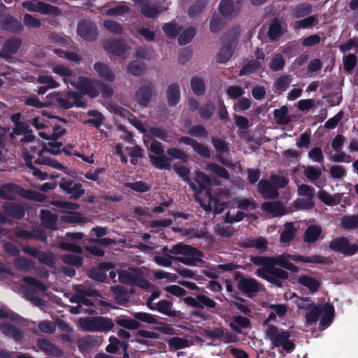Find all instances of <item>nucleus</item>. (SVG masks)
I'll return each mask as SVG.
<instances>
[{"instance_id": "bb28decb", "label": "nucleus", "mask_w": 358, "mask_h": 358, "mask_svg": "<svg viewBox=\"0 0 358 358\" xmlns=\"http://www.w3.org/2000/svg\"><path fill=\"white\" fill-rule=\"evenodd\" d=\"M20 45V42L17 39H10L8 41L2 48V57L5 58L10 57L15 53Z\"/></svg>"}, {"instance_id": "2eb2a0df", "label": "nucleus", "mask_w": 358, "mask_h": 358, "mask_svg": "<svg viewBox=\"0 0 358 358\" xmlns=\"http://www.w3.org/2000/svg\"><path fill=\"white\" fill-rule=\"evenodd\" d=\"M330 248L345 255H352L358 250V244L351 243L344 238H338L331 242Z\"/></svg>"}, {"instance_id": "c03bdc74", "label": "nucleus", "mask_w": 358, "mask_h": 358, "mask_svg": "<svg viewBox=\"0 0 358 358\" xmlns=\"http://www.w3.org/2000/svg\"><path fill=\"white\" fill-rule=\"evenodd\" d=\"M250 325V321L248 318L242 316H236L234 317V322L230 324V326L234 331L240 332L238 327L247 328Z\"/></svg>"}, {"instance_id": "39448f33", "label": "nucleus", "mask_w": 358, "mask_h": 358, "mask_svg": "<svg viewBox=\"0 0 358 358\" xmlns=\"http://www.w3.org/2000/svg\"><path fill=\"white\" fill-rule=\"evenodd\" d=\"M55 101L64 108H69L73 106L78 107H85L86 106L82 97L75 93L65 95V97L60 93H53L47 97L45 102H42L36 96H32L26 99L25 103L35 108H43L53 103Z\"/></svg>"}, {"instance_id": "f03ea898", "label": "nucleus", "mask_w": 358, "mask_h": 358, "mask_svg": "<svg viewBox=\"0 0 358 358\" xmlns=\"http://www.w3.org/2000/svg\"><path fill=\"white\" fill-rule=\"evenodd\" d=\"M175 171L185 181L187 182L192 189L194 191L197 201L200 203L201 207L206 211H211L214 208L215 213L223 212L224 209L227 206L226 203H220L217 200L213 199L210 194V180L203 173L196 172V181L199 188L189 180L188 174L189 169L185 166H176Z\"/></svg>"}, {"instance_id": "a878e982", "label": "nucleus", "mask_w": 358, "mask_h": 358, "mask_svg": "<svg viewBox=\"0 0 358 358\" xmlns=\"http://www.w3.org/2000/svg\"><path fill=\"white\" fill-rule=\"evenodd\" d=\"M105 48L110 52L115 55L120 57L121 58L125 59L126 51L127 49V45L123 42H114L111 45H107Z\"/></svg>"}, {"instance_id": "bf43d9fd", "label": "nucleus", "mask_w": 358, "mask_h": 358, "mask_svg": "<svg viewBox=\"0 0 358 358\" xmlns=\"http://www.w3.org/2000/svg\"><path fill=\"white\" fill-rule=\"evenodd\" d=\"M305 176L311 180L317 179L322 174L320 169L308 166L304 169Z\"/></svg>"}, {"instance_id": "f257e3e1", "label": "nucleus", "mask_w": 358, "mask_h": 358, "mask_svg": "<svg viewBox=\"0 0 358 358\" xmlns=\"http://www.w3.org/2000/svg\"><path fill=\"white\" fill-rule=\"evenodd\" d=\"M291 261L314 264H327L329 262L328 259L322 256L303 257L301 255H289L287 253L282 254L276 257H258L253 259V262L255 264L262 266L261 269L257 270L256 274L278 287L281 286L279 280L287 278L288 274L286 271L274 267L280 266L292 272H298V267L295 266Z\"/></svg>"}, {"instance_id": "4d7b16f0", "label": "nucleus", "mask_w": 358, "mask_h": 358, "mask_svg": "<svg viewBox=\"0 0 358 358\" xmlns=\"http://www.w3.org/2000/svg\"><path fill=\"white\" fill-rule=\"evenodd\" d=\"M193 92L196 94H201L205 90V85L201 78H194L191 81Z\"/></svg>"}, {"instance_id": "ddd939ff", "label": "nucleus", "mask_w": 358, "mask_h": 358, "mask_svg": "<svg viewBox=\"0 0 358 358\" xmlns=\"http://www.w3.org/2000/svg\"><path fill=\"white\" fill-rule=\"evenodd\" d=\"M22 6L29 11L39 13L42 15H56L58 13V9L56 7L38 0L26 1L23 2Z\"/></svg>"}, {"instance_id": "6e6552de", "label": "nucleus", "mask_w": 358, "mask_h": 358, "mask_svg": "<svg viewBox=\"0 0 358 358\" xmlns=\"http://www.w3.org/2000/svg\"><path fill=\"white\" fill-rule=\"evenodd\" d=\"M66 236L72 243L64 242L60 244V248L73 252L76 254H69L63 257L64 262L75 266H80L82 264L81 258L78 254L81 252V248L76 243V241L81 240L83 234L81 233L67 234Z\"/></svg>"}, {"instance_id": "ea45409f", "label": "nucleus", "mask_w": 358, "mask_h": 358, "mask_svg": "<svg viewBox=\"0 0 358 358\" xmlns=\"http://www.w3.org/2000/svg\"><path fill=\"white\" fill-rule=\"evenodd\" d=\"M116 322L118 325L129 329H136L139 327V324L137 321L129 319L125 316L117 317Z\"/></svg>"}, {"instance_id": "de8ad7c7", "label": "nucleus", "mask_w": 358, "mask_h": 358, "mask_svg": "<svg viewBox=\"0 0 358 358\" xmlns=\"http://www.w3.org/2000/svg\"><path fill=\"white\" fill-rule=\"evenodd\" d=\"M53 51L57 55H58L59 57H64L70 61L78 62L81 59V57L80 56L78 52L76 51L66 52V51H63V50H60L58 49H54Z\"/></svg>"}, {"instance_id": "4468645a", "label": "nucleus", "mask_w": 358, "mask_h": 358, "mask_svg": "<svg viewBox=\"0 0 358 358\" xmlns=\"http://www.w3.org/2000/svg\"><path fill=\"white\" fill-rule=\"evenodd\" d=\"M345 138L341 135L336 136L332 141V148L334 153L330 154L329 159L335 162H350V157L342 152V146Z\"/></svg>"}, {"instance_id": "7ed1b4c3", "label": "nucleus", "mask_w": 358, "mask_h": 358, "mask_svg": "<svg viewBox=\"0 0 358 358\" xmlns=\"http://www.w3.org/2000/svg\"><path fill=\"white\" fill-rule=\"evenodd\" d=\"M52 70L55 74L62 78L64 83H70L84 94L94 97L99 95L100 90L103 96L107 97L112 94L113 91L110 88L103 87L96 81L81 77L76 79L73 71L62 64L54 65Z\"/></svg>"}, {"instance_id": "c9c22d12", "label": "nucleus", "mask_w": 358, "mask_h": 358, "mask_svg": "<svg viewBox=\"0 0 358 358\" xmlns=\"http://www.w3.org/2000/svg\"><path fill=\"white\" fill-rule=\"evenodd\" d=\"M296 229L291 223H287L280 235V240L282 243H288L295 236Z\"/></svg>"}, {"instance_id": "c85d7f7f", "label": "nucleus", "mask_w": 358, "mask_h": 358, "mask_svg": "<svg viewBox=\"0 0 358 358\" xmlns=\"http://www.w3.org/2000/svg\"><path fill=\"white\" fill-rule=\"evenodd\" d=\"M111 264H101L98 268L92 269L90 272V276L91 278L97 281H103L106 278L105 270H109L112 268Z\"/></svg>"}, {"instance_id": "e2e57ef3", "label": "nucleus", "mask_w": 358, "mask_h": 358, "mask_svg": "<svg viewBox=\"0 0 358 358\" xmlns=\"http://www.w3.org/2000/svg\"><path fill=\"white\" fill-rule=\"evenodd\" d=\"M5 210L7 213L17 218H20L24 215L22 208L20 206L15 204H11L9 206H6Z\"/></svg>"}, {"instance_id": "1a4fd4ad", "label": "nucleus", "mask_w": 358, "mask_h": 358, "mask_svg": "<svg viewBox=\"0 0 358 358\" xmlns=\"http://www.w3.org/2000/svg\"><path fill=\"white\" fill-rule=\"evenodd\" d=\"M170 253L180 255L176 259L187 265H194L196 262H201L202 254L200 251L190 246L178 244L172 247Z\"/></svg>"}, {"instance_id": "13d9d810", "label": "nucleus", "mask_w": 358, "mask_h": 358, "mask_svg": "<svg viewBox=\"0 0 358 358\" xmlns=\"http://www.w3.org/2000/svg\"><path fill=\"white\" fill-rule=\"evenodd\" d=\"M88 115L94 117V119L88 120L85 122L93 124L96 127H99L103 120L102 115L100 113L95 110L89 111Z\"/></svg>"}, {"instance_id": "4c0bfd02", "label": "nucleus", "mask_w": 358, "mask_h": 358, "mask_svg": "<svg viewBox=\"0 0 358 358\" xmlns=\"http://www.w3.org/2000/svg\"><path fill=\"white\" fill-rule=\"evenodd\" d=\"M41 217L43 224L48 228L54 227L57 219L56 215L52 214L48 210H42L41 211Z\"/></svg>"}, {"instance_id": "20e7f679", "label": "nucleus", "mask_w": 358, "mask_h": 358, "mask_svg": "<svg viewBox=\"0 0 358 358\" xmlns=\"http://www.w3.org/2000/svg\"><path fill=\"white\" fill-rule=\"evenodd\" d=\"M62 143L52 141L48 142V145L38 144L37 147H30V150H24L23 155L25 161L31 162L39 164H48L57 169H64V167L56 160L51 159L48 154L57 155L60 152Z\"/></svg>"}, {"instance_id": "37998d69", "label": "nucleus", "mask_w": 358, "mask_h": 358, "mask_svg": "<svg viewBox=\"0 0 358 358\" xmlns=\"http://www.w3.org/2000/svg\"><path fill=\"white\" fill-rule=\"evenodd\" d=\"M206 170L217 175L220 178L226 179L229 178V173L227 170L217 164H209L206 166Z\"/></svg>"}, {"instance_id": "f8f14e48", "label": "nucleus", "mask_w": 358, "mask_h": 358, "mask_svg": "<svg viewBox=\"0 0 358 358\" xmlns=\"http://www.w3.org/2000/svg\"><path fill=\"white\" fill-rule=\"evenodd\" d=\"M52 204L61 208L62 212L66 213L62 217L63 222L67 223H80L82 222V218L79 214L69 212V210L77 209L78 208V204L64 201H55Z\"/></svg>"}, {"instance_id": "0e129e2a", "label": "nucleus", "mask_w": 358, "mask_h": 358, "mask_svg": "<svg viewBox=\"0 0 358 358\" xmlns=\"http://www.w3.org/2000/svg\"><path fill=\"white\" fill-rule=\"evenodd\" d=\"M294 302L299 308L306 310V311L309 310L312 306L315 305L309 298H299L296 296Z\"/></svg>"}, {"instance_id": "f3484780", "label": "nucleus", "mask_w": 358, "mask_h": 358, "mask_svg": "<svg viewBox=\"0 0 358 358\" xmlns=\"http://www.w3.org/2000/svg\"><path fill=\"white\" fill-rule=\"evenodd\" d=\"M238 289L247 295H250L259 290L257 281L252 278H241L238 282Z\"/></svg>"}, {"instance_id": "b1692460", "label": "nucleus", "mask_w": 358, "mask_h": 358, "mask_svg": "<svg viewBox=\"0 0 358 358\" xmlns=\"http://www.w3.org/2000/svg\"><path fill=\"white\" fill-rule=\"evenodd\" d=\"M322 236V229L319 225H312L305 231L304 241L306 243H314Z\"/></svg>"}, {"instance_id": "9d476101", "label": "nucleus", "mask_w": 358, "mask_h": 358, "mask_svg": "<svg viewBox=\"0 0 358 358\" xmlns=\"http://www.w3.org/2000/svg\"><path fill=\"white\" fill-rule=\"evenodd\" d=\"M80 327L88 331H107L113 328V324L105 317H85L79 320Z\"/></svg>"}, {"instance_id": "603ef678", "label": "nucleus", "mask_w": 358, "mask_h": 358, "mask_svg": "<svg viewBox=\"0 0 358 358\" xmlns=\"http://www.w3.org/2000/svg\"><path fill=\"white\" fill-rule=\"evenodd\" d=\"M0 23L3 29L12 31L14 30L15 26H19L18 22L10 15L2 17L0 20Z\"/></svg>"}, {"instance_id": "473e14b6", "label": "nucleus", "mask_w": 358, "mask_h": 358, "mask_svg": "<svg viewBox=\"0 0 358 358\" xmlns=\"http://www.w3.org/2000/svg\"><path fill=\"white\" fill-rule=\"evenodd\" d=\"M155 308V310L170 317L176 316L178 314L177 311L172 310V303L166 300L159 301Z\"/></svg>"}, {"instance_id": "72a5a7b5", "label": "nucleus", "mask_w": 358, "mask_h": 358, "mask_svg": "<svg viewBox=\"0 0 358 358\" xmlns=\"http://www.w3.org/2000/svg\"><path fill=\"white\" fill-rule=\"evenodd\" d=\"M236 43L232 42L229 45L223 46L220 50L217 55V62L220 63H225L231 57L233 50L235 48Z\"/></svg>"}, {"instance_id": "49530a36", "label": "nucleus", "mask_w": 358, "mask_h": 358, "mask_svg": "<svg viewBox=\"0 0 358 358\" xmlns=\"http://www.w3.org/2000/svg\"><path fill=\"white\" fill-rule=\"evenodd\" d=\"M341 224L343 228L352 229L358 227V215L345 216L341 219Z\"/></svg>"}, {"instance_id": "680f3d73", "label": "nucleus", "mask_w": 358, "mask_h": 358, "mask_svg": "<svg viewBox=\"0 0 358 358\" xmlns=\"http://www.w3.org/2000/svg\"><path fill=\"white\" fill-rule=\"evenodd\" d=\"M343 66L346 71H350L356 65L357 57L355 55L350 54L343 57Z\"/></svg>"}, {"instance_id": "c756f323", "label": "nucleus", "mask_w": 358, "mask_h": 358, "mask_svg": "<svg viewBox=\"0 0 358 358\" xmlns=\"http://www.w3.org/2000/svg\"><path fill=\"white\" fill-rule=\"evenodd\" d=\"M152 164L159 169H170L171 164L168 158L161 155H150Z\"/></svg>"}, {"instance_id": "8fccbe9b", "label": "nucleus", "mask_w": 358, "mask_h": 358, "mask_svg": "<svg viewBox=\"0 0 358 358\" xmlns=\"http://www.w3.org/2000/svg\"><path fill=\"white\" fill-rule=\"evenodd\" d=\"M37 82L40 84L46 85L50 89L59 87V83L51 76L40 75L37 78Z\"/></svg>"}, {"instance_id": "a19ab883", "label": "nucleus", "mask_w": 358, "mask_h": 358, "mask_svg": "<svg viewBox=\"0 0 358 358\" xmlns=\"http://www.w3.org/2000/svg\"><path fill=\"white\" fill-rule=\"evenodd\" d=\"M282 34L280 22L278 20H273L269 27L268 35L271 40L276 39Z\"/></svg>"}, {"instance_id": "79ce46f5", "label": "nucleus", "mask_w": 358, "mask_h": 358, "mask_svg": "<svg viewBox=\"0 0 358 358\" xmlns=\"http://www.w3.org/2000/svg\"><path fill=\"white\" fill-rule=\"evenodd\" d=\"M312 10L311 5L309 3H302L296 6L292 10V15L298 18L308 15Z\"/></svg>"}, {"instance_id": "3c124183", "label": "nucleus", "mask_w": 358, "mask_h": 358, "mask_svg": "<svg viewBox=\"0 0 358 358\" xmlns=\"http://www.w3.org/2000/svg\"><path fill=\"white\" fill-rule=\"evenodd\" d=\"M143 141L145 144L150 148V150L153 152L152 155H161L163 153V149L162 147V144L157 141L151 142L150 145H148L150 141V136L148 135H145L143 138Z\"/></svg>"}, {"instance_id": "864d4df0", "label": "nucleus", "mask_w": 358, "mask_h": 358, "mask_svg": "<svg viewBox=\"0 0 358 358\" xmlns=\"http://www.w3.org/2000/svg\"><path fill=\"white\" fill-rule=\"evenodd\" d=\"M195 34V30L193 28H188L182 33H181L178 37V42L180 45H185L191 41Z\"/></svg>"}, {"instance_id": "6e6d98bb", "label": "nucleus", "mask_w": 358, "mask_h": 358, "mask_svg": "<svg viewBox=\"0 0 358 358\" xmlns=\"http://www.w3.org/2000/svg\"><path fill=\"white\" fill-rule=\"evenodd\" d=\"M317 19L315 16L311 15L303 20L296 22L294 24L295 28H308L317 22Z\"/></svg>"}, {"instance_id": "7c9ffc66", "label": "nucleus", "mask_w": 358, "mask_h": 358, "mask_svg": "<svg viewBox=\"0 0 358 358\" xmlns=\"http://www.w3.org/2000/svg\"><path fill=\"white\" fill-rule=\"evenodd\" d=\"M94 69L103 79L107 80H113L115 78L114 74L106 64L101 62H96L94 66Z\"/></svg>"}, {"instance_id": "f704fd0d", "label": "nucleus", "mask_w": 358, "mask_h": 358, "mask_svg": "<svg viewBox=\"0 0 358 358\" xmlns=\"http://www.w3.org/2000/svg\"><path fill=\"white\" fill-rule=\"evenodd\" d=\"M151 97V89L149 87H142L136 92L138 102L141 105H147Z\"/></svg>"}, {"instance_id": "58836bf2", "label": "nucleus", "mask_w": 358, "mask_h": 358, "mask_svg": "<svg viewBox=\"0 0 358 358\" xmlns=\"http://www.w3.org/2000/svg\"><path fill=\"white\" fill-rule=\"evenodd\" d=\"M287 113L288 110L286 106L275 110L273 115L275 121L280 124H287L289 121Z\"/></svg>"}, {"instance_id": "aec40b11", "label": "nucleus", "mask_w": 358, "mask_h": 358, "mask_svg": "<svg viewBox=\"0 0 358 358\" xmlns=\"http://www.w3.org/2000/svg\"><path fill=\"white\" fill-rule=\"evenodd\" d=\"M59 186L64 191L71 194V196L75 199L80 197L84 194V190L79 184L64 181L60 183Z\"/></svg>"}, {"instance_id": "09e8293b", "label": "nucleus", "mask_w": 358, "mask_h": 358, "mask_svg": "<svg viewBox=\"0 0 358 358\" xmlns=\"http://www.w3.org/2000/svg\"><path fill=\"white\" fill-rule=\"evenodd\" d=\"M211 337H222V341L224 343H230L234 342L235 341L234 336L232 335H229L228 332L225 331L222 329H217L214 331H212L209 334Z\"/></svg>"}, {"instance_id": "338daca9", "label": "nucleus", "mask_w": 358, "mask_h": 358, "mask_svg": "<svg viewBox=\"0 0 358 358\" xmlns=\"http://www.w3.org/2000/svg\"><path fill=\"white\" fill-rule=\"evenodd\" d=\"M144 70L143 64L140 62H133L129 64L128 71L133 75L138 76Z\"/></svg>"}, {"instance_id": "69168bd1", "label": "nucleus", "mask_w": 358, "mask_h": 358, "mask_svg": "<svg viewBox=\"0 0 358 358\" xmlns=\"http://www.w3.org/2000/svg\"><path fill=\"white\" fill-rule=\"evenodd\" d=\"M285 65V60L282 55H277L273 57L270 63V67L273 71H279L282 69Z\"/></svg>"}, {"instance_id": "052dcab7", "label": "nucleus", "mask_w": 358, "mask_h": 358, "mask_svg": "<svg viewBox=\"0 0 358 358\" xmlns=\"http://www.w3.org/2000/svg\"><path fill=\"white\" fill-rule=\"evenodd\" d=\"M166 8H164V10H166ZM163 9L159 10L154 6L149 5H145L141 8L142 13L148 17H155Z\"/></svg>"}, {"instance_id": "0eeeda50", "label": "nucleus", "mask_w": 358, "mask_h": 358, "mask_svg": "<svg viewBox=\"0 0 358 358\" xmlns=\"http://www.w3.org/2000/svg\"><path fill=\"white\" fill-rule=\"evenodd\" d=\"M289 337V331L279 330L274 326H268L266 332V338L270 341L273 348H282L287 352L294 349V343Z\"/></svg>"}, {"instance_id": "a211bd4d", "label": "nucleus", "mask_w": 358, "mask_h": 358, "mask_svg": "<svg viewBox=\"0 0 358 358\" xmlns=\"http://www.w3.org/2000/svg\"><path fill=\"white\" fill-rule=\"evenodd\" d=\"M78 34L81 37L90 40L96 34L94 25L87 21L80 22L78 25Z\"/></svg>"}, {"instance_id": "2f4dec72", "label": "nucleus", "mask_w": 358, "mask_h": 358, "mask_svg": "<svg viewBox=\"0 0 358 358\" xmlns=\"http://www.w3.org/2000/svg\"><path fill=\"white\" fill-rule=\"evenodd\" d=\"M299 282L302 285L306 287L310 292H315L320 286V282L315 278L308 275L299 277Z\"/></svg>"}, {"instance_id": "6ab92c4d", "label": "nucleus", "mask_w": 358, "mask_h": 358, "mask_svg": "<svg viewBox=\"0 0 358 358\" xmlns=\"http://www.w3.org/2000/svg\"><path fill=\"white\" fill-rule=\"evenodd\" d=\"M298 193L300 196H303L306 199V203L301 205V208H310L313 206L312 199L314 197V190L306 185H301L299 186Z\"/></svg>"}, {"instance_id": "dca6fc26", "label": "nucleus", "mask_w": 358, "mask_h": 358, "mask_svg": "<svg viewBox=\"0 0 358 358\" xmlns=\"http://www.w3.org/2000/svg\"><path fill=\"white\" fill-rule=\"evenodd\" d=\"M239 11V7L233 0H222L219 6V13L222 17L231 19L236 16Z\"/></svg>"}, {"instance_id": "774afa93", "label": "nucleus", "mask_w": 358, "mask_h": 358, "mask_svg": "<svg viewBox=\"0 0 358 358\" xmlns=\"http://www.w3.org/2000/svg\"><path fill=\"white\" fill-rule=\"evenodd\" d=\"M291 83V79L289 76H281L275 82V87L276 89L282 92L285 91L287 86Z\"/></svg>"}, {"instance_id": "5701e85b", "label": "nucleus", "mask_w": 358, "mask_h": 358, "mask_svg": "<svg viewBox=\"0 0 358 358\" xmlns=\"http://www.w3.org/2000/svg\"><path fill=\"white\" fill-rule=\"evenodd\" d=\"M317 196L321 201L329 206H334L340 202L342 198V194H335L331 195L329 193L320 190L317 193Z\"/></svg>"}, {"instance_id": "393cba45", "label": "nucleus", "mask_w": 358, "mask_h": 358, "mask_svg": "<svg viewBox=\"0 0 358 358\" xmlns=\"http://www.w3.org/2000/svg\"><path fill=\"white\" fill-rule=\"evenodd\" d=\"M259 190L262 195L265 198L273 199L278 196L276 188L268 181H261L259 183Z\"/></svg>"}, {"instance_id": "e433bc0d", "label": "nucleus", "mask_w": 358, "mask_h": 358, "mask_svg": "<svg viewBox=\"0 0 358 358\" xmlns=\"http://www.w3.org/2000/svg\"><path fill=\"white\" fill-rule=\"evenodd\" d=\"M167 99L170 105L176 104L180 99L179 86L177 85H171L167 90Z\"/></svg>"}, {"instance_id": "423d86ee", "label": "nucleus", "mask_w": 358, "mask_h": 358, "mask_svg": "<svg viewBox=\"0 0 358 358\" xmlns=\"http://www.w3.org/2000/svg\"><path fill=\"white\" fill-rule=\"evenodd\" d=\"M320 315H322L320 328L323 330L327 328L333 320L334 315V308L333 306L329 303H325L322 306L315 304L312 306L305 315L306 322L308 324L315 323Z\"/></svg>"}, {"instance_id": "412c9836", "label": "nucleus", "mask_w": 358, "mask_h": 358, "mask_svg": "<svg viewBox=\"0 0 358 358\" xmlns=\"http://www.w3.org/2000/svg\"><path fill=\"white\" fill-rule=\"evenodd\" d=\"M71 302L77 303L76 306H72L70 308V312L74 314L80 313L82 312H87V310L82 308L83 305L90 306L94 305V303L89 299L83 296H76L70 298Z\"/></svg>"}, {"instance_id": "cd10ccee", "label": "nucleus", "mask_w": 358, "mask_h": 358, "mask_svg": "<svg viewBox=\"0 0 358 358\" xmlns=\"http://www.w3.org/2000/svg\"><path fill=\"white\" fill-rule=\"evenodd\" d=\"M92 243L93 245L88 248L90 252L97 256H102L104 252L101 246L108 245L112 243L114 244L115 241L108 238H103L99 240L97 242Z\"/></svg>"}, {"instance_id": "a18cd8bd", "label": "nucleus", "mask_w": 358, "mask_h": 358, "mask_svg": "<svg viewBox=\"0 0 358 358\" xmlns=\"http://www.w3.org/2000/svg\"><path fill=\"white\" fill-rule=\"evenodd\" d=\"M0 328L3 333L13 337L15 340H20L22 337L21 333L11 324H4Z\"/></svg>"}, {"instance_id": "5fc2aeb1", "label": "nucleus", "mask_w": 358, "mask_h": 358, "mask_svg": "<svg viewBox=\"0 0 358 358\" xmlns=\"http://www.w3.org/2000/svg\"><path fill=\"white\" fill-rule=\"evenodd\" d=\"M15 192L16 187L10 184L5 185L0 187V198L11 199Z\"/></svg>"}, {"instance_id": "9b49d317", "label": "nucleus", "mask_w": 358, "mask_h": 358, "mask_svg": "<svg viewBox=\"0 0 358 358\" xmlns=\"http://www.w3.org/2000/svg\"><path fill=\"white\" fill-rule=\"evenodd\" d=\"M22 292H23L30 301H31L37 306L42 307L43 301L37 296H33L37 291L43 292L45 287L39 281L30 278H24L22 280Z\"/></svg>"}, {"instance_id": "4be33fe9", "label": "nucleus", "mask_w": 358, "mask_h": 358, "mask_svg": "<svg viewBox=\"0 0 358 358\" xmlns=\"http://www.w3.org/2000/svg\"><path fill=\"white\" fill-rule=\"evenodd\" d=\"M262 209L271 216H278L285 213L281 203L278 202H265L262 204Z\"/></svg>"}]
</instances>
